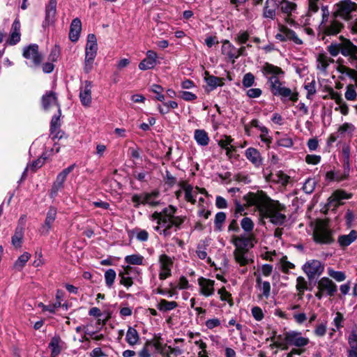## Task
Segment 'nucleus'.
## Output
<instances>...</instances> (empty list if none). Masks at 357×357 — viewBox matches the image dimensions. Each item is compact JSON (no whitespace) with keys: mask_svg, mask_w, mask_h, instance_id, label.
Segmentation results:
<instances>
[{"mask_svg":"<svg viewBox=\"0 0 357 357\" xmlns=\"http://www.w3.org/2000/svg\"><path fill=\"white\" fill-rule=\"evenodd\" d=\"M159 197L160 192L157 190H154L150 192L133 195L132 202L134 203L135 208H139L141 204L155 207L160 204Z\"/></svg>","mask_w":357,"mask_h":357,"instance_id":"1a4fd4ad","label":"nucleus"},{"mask_svg":"<svg viewBox=\"0 0 357 357\" xmlns=\"http://www.w3.org/2000/svg\"><path fill=\"white\" fill-rule=\"evenodd\" d=\"M329 15L330 13L328 7L321 6L322 20L319 26V29L320 31L326 36H335L341 31L344 25L335 19H333L330 21L329 23H327Z\"/></svg>","mask_w":357,"mask_h":357,"instance_id":"423d86ee","label":"nucleus"},{"mask_svg":"<svg viewBox=\"0 0 357 357\" xmlns=\"http://www.w3.org/2000/svg\"><path fill=\"white\" fill-rule=\"evenodd\" d=\"M328 275L337 282H342L346 279V275L342 271H336L333 269H329Z\"/></svg>","mask_w":357,"mask_h":357,"instance_id":"0e129e2a","label":"nucleus"},{"mask_svg":"<svg viewBox=\"0 0 357 357\" xmlns=\"http://www.w3.org/2000/svg\"><path fill=\"white\" fill-rule=\"evenodd\" d=\"M30 257H31V255L27 252H24L15 261V262L14 264V267L19 271L22 270L24 268V266H25L26 263L30 259Z\"/></svg>","mask_w":357,"mask_h":357,"instance_id":"c03bdc74","label":"nucleus"},{"mask_svg":"<svg viewBox=\"0 0 357 357\" xmlns=\"http://www.w3.org/2000/svg\"><path fill=\"white\" fill-rule=\"evenodd\" d=\"M63 342L59 335H54L49 343L48 347L51 351V357H57L62 350Z\"/></svg>","mask_w":357,"mask_h":357,"instance_id":"c756f323","label":"nucleus"},{"mask_svg":"<svg viewBox=\"0 0 357 357\" xmlns=\"http://www.w3.org/2000/svg\"><path fill=\"white\" fill-rule=\"evenodd\" d=\"M357 238V231L351 230L349 234L341 235L338 238V243L341 247H347Z\"/></svg>","mask_w":357,"mask_h":357,"instance_id":"72a5a7b5","label":"nucleus"},{"mask_svg":"<svg viewBox=\"0 0 357 357\" xmlns=\"http://www.w3.org/2000/svg\"><path fill=\"white\" fill-rule=\"evenodd\" d=\"M179 185L182 188V190L185 192V199L190 202L192 204H195L196 202V199L194 198V191L192 185L188 184L186 181H182L179 183Z\"/></svg>","mask_w":357,"mask_h":357,"instance_id":"473e14b6","label":"nucleus"},{"mask_svg":"<svg viewBox=\"0 0 357 357\" xmlns=\"http://www.w3.org/2000/svg\"><path fill=\"white\" fill-rule=\"evenodd\" d=\"M56 214H57L56 209L53 206H50L47 213V216H46L44 225L41 227V229H40L41 234H45V235L48 234V233L52 227V225L56 219Z\"/></svg>","mask_w":357,"mask_h":357,"instance_id":"a878e982","label":"nucleus"},{"mask_svg":"<svg viewBox=\"0 0 357 357\" xmlns=\"http://www.w3.org/2000/svg\"><path fill=\"white\" fill-rule=\"evenodd\" d=\"M248 206H255L261 219H268L269 221L278 226L282 225L287 219L283 213L285 206L278 201L271 199L262 190L256 192H248L243 197Z\"/></svg>","mask_w":357,"mask_h":357,"instance_id":"f03ea898","label":"nucleus"},{"mask_svg":"<svg viewBox=\"0 0 357 357\" xmlns=\"http://www.w3.org/2000/svg\"><path fill=\"white\" fill-rule=\"evenodd\" d=\"M38 45L36 44H31L25 47L23 50V56L31 61V66H38L41 64L43 56L39 52Z\"/></svg>","mask_w":357,"mask_h":357,"instance_id":"f8f14e48","label":"nucleus"},{"mask_svg":"<svg viewBox=\"0 0 357 357\" xmlns=\"http://www.w3.org/2000/svg\"><path fill=\"white\" fill-rule=\"evenodd\" d=\"M20 22L18 19H15L12 24L9 44L16 45L20 40Z\"/></svg>","mask_w":357,"mask_h":357,"instance_id":"2f4dec72","label":"nucleus"},{"mask_svg":"<svg viewBox=\"0 0 357 357\" xmlns=\"http://www.w3.org/2000/svg\"><path fill=\"white\" fill-rule=\"evenodd\" d=\"M205 79L207 84L211 88V90L215 89L218 86L223 84L222 79L213 75H208L205 77Z\"/></svg>","mask_w":357,"mask_h":357,"instance_id":"09e8293b","label":"nucleus"},{"mask_svg":"<svg viewBox=\"0 0 357 357\" xmlns=\"http://www.w3.org/2000/svg\"><path fill=\"white\" fill-rule=\"evenodd\" d=\"M176 211L175 206L169 205L160 212L155 211L150 217L151 220L157 222L154 230L165 238L171 236L173 231L176 232L185 221L184 217L175 215Z\"/></svg>","mask_w":357,"mask_h":357,"instance_id":"20e7f679","label":"nucleus"},{"mask_svg":"<svg viewBox=\"0 0 357 357\" xmlns=\"http://www.w3.org/2000/svg\"><path fill=\"white\" fill-rule=\"evenodd\" d=\"M198 283L201 287V293L203 295L205 296H210L213 294L215 284L214 280L200 278L198 280Z\"/></svg>","mask_w":357,"mask_h":357,"instance_id":"cd10ccee","label":"nucleus"},{"mask_svg":"<svg viewBox=\"0 0 357 357\" xmlns=\"http://www.w3.org/2000/svg\"><path fill=\"white\" fill-rule=\"evenodd\" d=\"M157 54L152 50L146 52V57L139 64V68L142 70L152 69L156 65Z\"/></svg>","mask_w":357,"mask_h":357,"instance_id":"bb28decb","label":"nucleus"},{"mask_svg":"<svg viewBox=\"0 0 357 357\" xmlns=\"http://www.w3.org/2000/svg\"><path fill=\"white\" fill-rule=\"evenodd\" d=\"M255 77L251 73H248L244 75L242 79V85L245 88H249L254 85Z\"/></svg>","mask_w":357,"mask_h":357,"instance_id":"603ef678","label":"nucleus"},{"mask_svg":"<svg viewBox=\"0 0 357 357\" xmlns=\"http://www.w3.org/2000/svg\"><path fill=\"white\" fill-rule=\"evenodd\" d=\"M132 269V267L127 266L124 268V271L120 272L119 276L120 277V284L126 287V288L130 287L133 284V281L132 278L129 276L130 271Z\"/></svg>","mask_w":357,"mask_h":357,"instance_id":"c9c22d12","label":"nucleus"},{"mask_svg":"<svg viewBox=\"0 0 357 357\" xmlns=\"http://www.w3.org/2000/svg\"><path fill=\"white\" fill-rule=\"evenodd\" d=\"M356 11V3L351 0H342L335 4V10L333 15L335 17H340L348 21L355 16Z\"/></svg>","mask_w":357,"mask_h":357,"instance_id":"0eeeda50","label":"nucleus"},{"mask_svg":"<svg viewBox=\"0 0 357 357\" xmlns=\"http://www.w3.org/2000/svg\"><path fill=\"white\" fill-rule=\"evenodd\" d=\"M207 245L204 243L199 244L197 248L196 253L197 257L200 259H206L207 262L208 264H211V259L210 257H207V252H206Z\"/></svg>","mask_w":357,"mask_h":357,"instance_id":"49530a36","label":"nucleus"},{"mask_svg":"<svg viewBox=\"0 0 357 357\" xmlns=\"http://www.w3.org/2000/svg\"><path fill=\"white\" fill-rule=\"evenodd\" d=\"M75 165H72L60 172L56 178V181L63 185L67 176L74 169Z\"/></svg>","mask_w":357,"mask_h":357,"instance_id":"3c124183","label":"nucleus"},{"mask_svg":"<svg viewBox=\"0 0 357 357\" xmlns=\"http://www.w3.org/2000/svg\"><path fill=\"white\" fill-rule=\"evenodd\" d=\"M151 91L155 93L156 94V96H155V98L160 101V102H164L165 101V96L162 93V91H163V88L160 86V85H158V84H153L151 86Z\"/></svg>","mask_w":357,"mask_h":357,"instance_id":"6e6d98bb","label":"nucleus"},{"mask_svg":"<svg viewBox=\"0 0 357 357\" xmlns=\"http://www.w3.org/2000/svg\"><path fill=\"white\" fill-rule=\"evenodd\" d=\"M349 344L350 347L349 357H357V333L352 332L348 338Z\"/></svg>","mask_w":357,"mask_h":357,"instance_id":"ea45409f","label":"nucleus"},{"mask_svg":"<svg viewBox=\"0 0 357 357\" xmlns=\"http://www.w3.org/2000/svg\"><path fill=\"white\" fill-rule=\"evenodd\" d=\"M98 45L96 37L94 34H89L85 47V59L84 70L89 73L93 68V63L97 54Z\"/></svg>","mask_w":357,"mask_h":357,"instance_id":"6e6552de","label":"nucleus"},{"mask_svg":"<svg viewBox=\"0 0 357 357\" xmlns=\"http://www.w3.org/2000/svg\"><path fill=\"white\" fill-rule=\"evenodd\" d=\"M289 31H291L290 29H288L287 27H282L280 29V33L276 34V36H275L276 39H278L280 41L289 40Z\"/></svg>","mask_w":357,"mask_h":357,"instance_id":"69168bd1","label":"nucleus"},{"mask_svg":"<svg viewBox=\"0 0 357 357\" xmlns=\"http://www.w3.org/2000/svg\"><path fill=\"white\" fill-rule=\"evenodd\" d=\"M277 144L278 146L289 148L293 146V141L291 137L284 135L283 137L278 139Z\"/></svg>","mask_w":357,"mask_h":357,"instance_id":"680f3d73","label":"nucleus"},{"mask_svg":"<svg viewBox=\"0 0 357 357\" xmlns=\"http://www.w3.org/2000/svg\"><path fill=\"white\" fill-rule=\"evenodd\" d=\"M61 115V109H58L57 114L52 116L50 123V132L53 135V138L61 139L63 137V132L60 130L61 121L60 117Z\"/></svg>","mask_w":357,"mask_h":357,"instance_id":"b1692460","label":"nucleus"},{"mask_svg":"<svg viewBox=\"0 0 357 357\" xmlns=\"http://www.w3.org/2000/svg\"><path fill=\"white\" fill-rule=\"evenodd\" d=\"M248 251L235 249L234 251V256L235 260L241 266H245L249 263V259L246 257Z\"/></svg>","mask_w":357,"mask_h":357,"instance_id":"79ce46f5","label":"nucleus"},{"mask_svg":"<svg viewBox=\"0 0 357 357\" xmlns=\"http://www.w3.org/2000/svg\"><path fill=\"white\" fill-rule=\"evenodd\" d=\"M56 0H50L46 6L45 19L43 24L44 27L49 26L54 22L56 14Z\"/></svg>","mask_w":357,"mask_h":357,"instance_id":"5701e85b","label":"nucleus"},{"mask_svg":"<svg viewBox=\"0 0 357 357\" xmlns=\"http://www.w3.org/2000/svg\"><path fill=\"white\" fill-rule=\"evenodd\" d=\"M82 29V23L79 19L73 20L70 26L69 38L72 42H77L79 40Z\"/></svg>","mask_w":357,"mask_h":357,"instance_id":"7c9ffc66","label":"nucleus"},{"mask_svg":"<svg viewBox=\"0 0 357 357\" xmlns=\"http://www.w3.org/2000/svg\"><path fill=\"white\" fill-rule=\"evenodd\" d=\"M178 304L176 301H168L165 299H160L157 305V308L161 312H167L177 307Z\"/></svg>","mask_w":357,"mask_h":357,"instance_id":"a19ab883","label":"nucleus"},{"mask_svg":"<svg viewBox=\"0 0 357 357\" xmlns=\"http://www.w3.org/2000/svg\"><path fill=\"white\" fill-rule=\"evenodd\" d=\"M152 340H147L142 349L138 352V357H151L149 347L151 346Z\"/></svg>","mask_w":357,"mask_h":357,"instance_id":"e2e57ef3","label":"nucleus"},{"mask_svg":"<svg viewBox=\"0 0 357 357\" xmlns=\"http://www.w3.org/2000/svg\"><path fill=\"white\" fill-rule=\"evenodd\" d=\"M257 289H259L260 290V291L261 292V294L259 296L260 297L264 296L266 298H268L270 296L271 284L269 282H267V281L263 282L261 287H258Z\"/></svg>","mask_w":357,"mask_h":357,"instance_id":"bf43d9fd","label":"nucleus"},{"mask_svg":"<svg viewBox=\"0 0 357 357\" xmlns=\"http://www.w3.org/2000/svg\"><path fill=\"white\" fill-rule=\"evenodd\" d=\"M245 155L246 158L255 165V167H259L262 165V158L257 149L250 147L245 150Z\"/></svg>","mask_w":357,"mask_h":357,"instance_id":"c85d7f7f","label":"nucleus"},{"mask_svg":"<svg viewBox=\"0 0 357 357\" xmlns=\"http://www.w3.org/2000/svg\"><path fill=\"white\" fill-rule=\"evenodd\" d=\"M159 262L160 269L159 273V279L164 280L172 275L171 269L173 266V261L170 257L163 254L160 256Z\"/></svg>","mask_w":357,"mask_h":357,"instance_id":"dca6fc26","label":"nucleus"},{"mask_svg":"<svg viewBox=\"0 0 357 357\" xmlns=\"http://www.w3.org/2000/svg\"><path fill=\"white\" fill-rule=\"evenodd\" d=\"M331 62H333V59L325 54H321L317 57V68L321 70L325 71Z\"/></svg>","mask_w":357,"mask_h":357,"instance_id":"37998d69","label":"nucleus"},{"mask_svg":"<svg viewBox=\"0 0 357 357\" xmlns=\"http://www.w3.org/2000/svg\"><path fill=\"white\" fill-rule=\"evenodd\" d=\"M313 239L319 244H331L334 242L333 231L326 220H318L313 231Z\"/></svg>","mask_w":357,"mask_h":357,"instance_id":"39448f33","label":"nucleus"},{"mask_svg":"<svg viewBox=\"0 0 357 357\" xmlns=\"http://www.w3.org/2000/svg\"><path fill=\"white\" fill-rule=\"evenodd\" d=\"M231 242L236 249L248 251L249 248L254 246L255 237L252 234L244 236H234Z\"/></svg>","mask_w":357,"mask_h":357,"instance_id":"f3484780","label":"nucleus"},{"mask_svg":"<svg viewBox=\"0 0 357 357\" xmlns=\"http://www.w3.org/2000/svg\"><path fill=\"white\" fill-rule=\"evenodd\" d=\"M250 38V35L248 31H241L235 38V41L239 44H245Z\"/></svg>","mask_w":357,"mask_h":357,"instance_id":"338daca9","label":"nucleus"},{"mask_svg":"<svg viewBox=\"0 0 357 357\" xmlns=\"http://www.w3.org/2000/svg\"><path fill=\"white\" fill-rule=\"evenodd\" d=\"M194 137L197 143L200 146H206L209 142L208 134L204 130H195Z\"/></svg>","mask_w":357,"mask_h":357,"instance_id":"4c0bfd02","label":"nucleus"},{"mask_svg":"<svg viewBox=\"0 0 357 357\" xmlns=\"http://www.w3.org/2000/svg\"><path fill=\"white\" fill-rule=\"evenodd\" d=\"M352 194L347 193L344 190H335L328 199V209L335 210L339 206L342 205L344 199L351 198Z\"/></svg>","mask_w":357,"mask_h":357,"instance_id":"ddd939ff","label":"nucleus"},{"mask_svg":"<svg viewBox=\"0 0 357 357\" xmlns=\"http://www.w3.org/2000/svg\"><path fill=\"white\" fill-rule=\"evenodd\" d=\"M226 220V214L224 212H218L215 217V227L217 230L220 231L222 229V224Z\"/></svg>","mask_w":357,"mask_h":357,"instance_id":"864d4df0","label":"nucleus"},{"mask_svg":"<svg viewBox=\"0 0 357 357\" xmlns=\"http://www.w3.org/2000/svg\"><path fill=\"white\" fill-rule=\"evenodd\" d=\"M248 206H255L261 219H268L269 221L278 226L282 225L287 219L283 213L285 206L278 201L271 199L262 190L256 192H248L243 197Z\"/></svg>","mask_w":357,"mask_h":357,"instance_id":"f257e3e1","label":"nucleus"},{"mask_svg":"<svg viewBox=\"0 0 357 357\" xmlns=\"http://www.w3.org/2000/svg\"><path fill=\"white\" fill-rule=\"evenodd\" d=\"M317 289L328 296H333L337 291V285L326 277L321 278L318 281Z\"/></svg>","mask_w":357,"mask_h":357,"instance_id":"6ab92c4d","label":"nucleus"},{"mask_svg":"<svg viewBox=\"0 0 357 357\" xmlns=\"http://www.w3.org/2000/svg\"><path fill=\"white\" fill-rule=\"evenodd\" d=\"M316 183L314 179L308 178L305 181L303 186V191L307 194H310L314 190Z\"/></svg>","mask_w":357,"mask_h":357,"instance_id":"052dcab7","label":"nucleus"},{"mask_svg":"<svg viewBox=\"0 0 357 357\" xmlns=\"http://www.w3.org/2000/svg\"><path fill=\"white\" fill-rule=\"evenodd\" d=\"M42 106L44 110L47 111L50 107L56 106L58 109L61 106L58 102L56 95L53 91H47L41 98Z\"/></svg>","mask_w":357,"mask_h":357,"instance_id":"412c9836","label":"nucleus"},{"mask_svg":"<svg viewBox=\"0 0 357 357\" xmlns=\"http://www.w3.org/2000/svg\"><path fill=\"white\" fill-rule=\"evenodd\" d=\"M326 323H321L316 326L314 333L318 337H323L326 333Z\"/></svg>","mask_w":357,"mask_h":357,"instance_id":"774afa93","label":"nucleus"},{"mask_svg":"<svg viewBox=\"0 0 357 357\" xmlns=\"http://www.w3.org/2000/svg\"><path fill=\"white\" fill-rule=\"evenodd\" d=\"M278 8L279 3L276 0H266L263 9L264 17L274 20Z\"/></svg>","mask_w":357,"mask_h":357,"instance_id":"393cba45","label":"nucleus"},{"mask_svg":"<svg viewBox=\"0 0 357 357\" xmlns=\"http://www.w3.org/2000/svg\"><path fill=\"white\" fill-rule=\"evenodd\" d=\"M222 43V54L234 63L238 59V54L236 52V47L228 40H224Z\"/></svg>","mask_w":357,"mask_h":357,"instance_id":"4be33fe9","label":"nucleus"},{"mask_svg":"<svg viewBox=\"0 0 357 357\" xmlns=\"http://www.w3.org/2000/svg\"><path fill=\"white\" fill-rule=\"evenodd\" d=\"M327 50L332 56H337L342 50V42L340 43H331L328 46Z\"/></svg>","mask_w":357,"mask_h":357,"instance_id":"5fc2aeb1","label":"nucleus"},{"mask_svg":"<svg viewBox=\"0 0 357 357\" xmlns=\"http://www.w3.org/2000/svg\"><path fill=\"white\" fill-rule=\"evenodd\" d=\"M144 257L139 255H131L125 257V261L132 265H142Z\"/></svg>","mask_w":357,"mask_h":357,"instance_id":"de8ad7c7","label":"nucleus"},{"mask_svg":"<svg viewBox=\"0 0 357 357\" xmlns=\"http://www.w3.org/2000/svg\"><path fill=\"white\" fill-rule=\"evenodd\" d=\"M242 229L246 232H250L253 230L254 223L250 218H243L241 221Z\"/></svg>","mask_w":357,"mask_h":357,"instance_id":"4d7b16f0","label":"nucleus"},{"mask_svg":"<svg viewBox=\"0 0 357 357\" xmlns=\"http://www.w3.org/2000/svg\"><path fill=\"white\" fill-rule=\"evenodd\" d=\"M279 8L282 13L287 16H290L291 13L296 10V4L289 1L288 0H282L279 3Z\"/></svg>","mask_w":357,"mask_h":357,"instance_id":"e433bc0d","label":"nucleus"},{"mask_svg":"<svg viewBox=\"0 0 357 357\" xmlns=\"http://www.w3.org/2000/svg\"><path fill=\"white\" fill-rule=\"evenodd\" d=\"M263 75L268 77V82L270 84V89L275 87V86L280 84L282 82L280 81L278 75H283L284 72L280 67L274 66L269 63H265L261 69Z\"/></svg>","mask_w":357,"mask_h":357,"instance_id":"9b49d317","label":"nucleus"},{"mask_svg":"<svg viewBox=\"0 0 357 357\" xmlns=\"http://www.w3.org/2000/svg\"><path fill=\"white\" fill-rule=\"evenodd\" d=\"M271 91L274 96H280L283 101L288 98L292 102H296L298 98L297 92H293L289 88L284 86L282 83L271 89Z\"/></svg>","mask_w":357,"mask_h":357,"instance_id":"2eb2a0df","label":"nucleus"},{"mask_svg":"<svg viewBox=\"0 0 357 357\" xmlns=\"http://www.w3.org/2000/svg\"><path fill=\"white\" fill-rule=\"evenodd\" d=\"M116 277V273L114 269L109 268L105 273V280L106 286L111 288L114 282Z\"/></svg>","mask_w":357,"mask_h":357,"instance_id":"a18cd8bd","label":"nucleus"},{"mask_svg":"<svg viewBox=\"0 0 357 357\" xmlns=\"http://www.w3.org/2000/svg\"><path fill=\"white\" fill-rule=\"evenodd\" d=\"M340 40L342 41V55L347 58L349 63L357 69V45L343 36H340Z\"/></svg>","mask_w":357,"mask_h":357,"instance_id":"9d476101","label":"nucleus"},{"mask_svg":"<svg viewBox=\"0 0 357 357\" xmlns=\"http://www.w3.org/2000/svg\"><path fill=\"white\" fill-rule=\"evenodd\" d=\"M303 269L307 277L312 279L317 275H321L324 271V267L320 261L312 259L307 261L303 265Z\"/></svg>","mask_w":357,"mask_h":357,"instance_id":"a211bd4d","label":"nucleus"},{"mask_svg":"<svg viewBox=\"0 0 357 357\" xmlns=\"http://www.w3.org/2000/svg\"><path fill=\"white\" fill-rule=\"evenodd\" d=\"M91 88L92 84L90 81H85L84 85L80 88L79 96L84 107H89L91 103Z\"/></svg>","mask_w":357,"mask_h":357,"instance_id":"aec40b11","label":"nucleus"},{"mask_svg":"<svg viewBox=\"0 0 357 357\" xmlns=\"http://www.w3.org/2000/svg\"><path fill=\"white\" fill-rule=\"evenodd\" d=\"M24 236V228L22 226H17L15 229V234L12 236V244L15 248L22 246V241Z\"/></svg>","mask_w":357,"mask_h":357,"instance_id":"58836bf2","label":"nucleus"},{"mask_svg":"<svg viewBox=\"0 0 357 357\" xmlns=\"http://www.w3.org/2000/svg\"><path fill=\"white\" fill-rule=\"evenodd\" d=\"M354 130L355 126L352 123H344L339 127L337 134L340 136H343L345 133L352 134Z\"/></svg>","mask_w":357,"mask_h":357,"instance_id":"8fccbe9b","label":"nucleus"},{"mask_svg":"<svg viewBox=\"0 0 357 357\" xmlns=\"http://www.w3.org/2000/svg\"><path fill=\"white\" fill-rule=\"evenodd\" d=\"M343 168L345 169L346 175L348 172H350V154L349 149L348 148L343 149Z\"/></svg>","mask_w":357,"mask_h":357,"instance_id":"13d9d810","label":"nucleus"},{"mask_svg":"<svg viewBox=\"0 0 357 357\" xmlns=\"http://www.w3.org/2000/svg\"><path fill=\"white\" fill-rule=\"evenodd\" d=\"M284 340L287 344L297 347H305L310 342L309 339L303 337L301 333L294 331L287 332L284 335Z\"/></svg>","mask_w":357,"mask_h":357,"instance_id":"4468645a","label":"nucleus"},{"mask_svg":"<svg viewBox=\"0 0 357 357\" xmlns=\"http://www.w3.org/2000/svg\"><path fill=\"white\" fill-rule=\"evenodd\" d=\"M248 206H255L261 219H268L269 221L278 226L282 225L287 219L283 213L285 206L278 201L271 199L262 190L256 192H248L243 197Z\"/></svg>","mask_w":357,"mask_h":357,"instance_id":"7ed1b4c3","label":"nucleus"},{"mask_svg":"<svg viewBox=\"0 0 357 357\" xmlns=\"http://www.w3.org/2000/svg\"><path fill=\"white\" fill-rule=\"evenodd\" d=\"M140 337L137 331L129 326L126 333V340L130 346H135L139 342Z\"/></svg>","mask_w":357,"mask_h":357,"instance_id":"f704fd0d","label":"nucleus"}]
</instances>
